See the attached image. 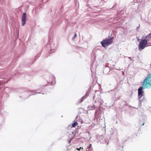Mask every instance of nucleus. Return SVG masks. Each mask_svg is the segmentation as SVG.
<instances>
[{"instance_id":"obj_1","label":"nucleus","mask_w":151,"mask_h":151,"mask_svg":"<svg viewBox=\"0 0 151 151\" xmlns=\"http://www.w3.org/2000/svg\"><path fill=\"white\" fill-rule=\"evenodd\" d=\"M142 85V86L139 87L138 89V96L140 99L143 95V89H149L151 87V73L148 74L143 80Z\"/></svg>"},{"instance_id":"obj_2","label":"nucleus","mask_w":151,"mask_h":151,"mask_svg":"<svg viewBox=\"0 0 151 151\" xmlns=\"http://www.w3.org/2000/svg\"><path fill=\"white\" fill-rule=\"evenodd\" d=\"M114 39L113 37L106 38L101 42V44L103 47H105L107 46L112 44L113 42Z\"/></svg>"},{"instance_id":"obj_3","label":"nucleus","mask_w":151,"mask_h":151,"mask_svg":"<svg viewBox=\"0 0 151 151\" xmlns=\"http://www.w3.org/2000/svg\"><path fill=\"white\" fill-rule=\"evenodd\" d=\"M147 43H148V42L145 40V37H142L141 41L138 45L139 50H141L143 49L146 47V45Z\"/></svg>"},{"instance_id":"obj_4","label":"nucleus","mask_w":151,"mask_h":151,"mask_svg":"<svg viewBox=\"0 0 151 151\" xmlns=\"http://www.w3.org/2000/svg\"><path fill=\"white\" fill-rule=\"evenodd\" d=\"M26 13H24L22 16V25L23 26L26 23Z\"/></svg>"},{"instance_id":"obj_5","label":"nucleus","mask_w":151,"mask_h":151,"mask_svg":"<svg viewBox=\"0 0 151 151\" xmlns=\"http://www.w3.org/2000/svg\"><path fill=\"white\" fill-rule=\"evenodd\" d=\"M145 40L147 41V42H149L151 39V32L146 37H145Z\"/></svg>"},{"instance_id":"obj_6","label":"nucleus","mask_w":151,"mask_h":151,"mask_svg":"<svg viewBox=\"0 0 151 151\" xmlns=\"http://www.w3.org/2000/svg\"><path fill=\"white\" fill-rule=\"evenodd\" d=\"M88 107L89 110H92L94 109L95 106L94 104H93L89 106Z\"/></svg>"},{"instance_id":"obj_7","label":"nucleus","mask_w":151,"mask_h":151,"mask_svg":"<svg viewBox=\"0 0 151 151\" xmlns=\"http://www.w3.org/2000/svg\"><path fill=\"white\" fill-rule=\"evenodd\" d=\"M78 125V123L76 121L73 123L71 125V128L75 127L77 125Z\"/></svg>"},{"instance_id":"obj_8","label":"nucleus","mask_w":151,"mask_h":151,"mask_svg":"<svg viewBox=\"0 0 151 151\" xmlns=\"http://www.w3.org/2000/svg\"><path fill=\"white\" fill-rule=\"evenodd\" d=\"M81 149H83V147H80L79 148H77L76 149L78 150V151H80Z\"/></svg>"},{"instance_id":"obj_9","label":"nucleus","mask_w":151,"mask_h":151,"mask_svg":"<svg viewBox=\"0 0 151 151\" xmlns=\"http://www.w3.org/2000/svg\"><path fill=\"white\" fill-rule=\"evenodd\" d=\"M77 36V35H76V33L75 34V35H74V37H76Z\"/></svg>"},{"instance_id":"obj_10","label":"nucleus","mask_w":151,"mask_h":151,"mask_svg":"<svg viewBox=\"0 0 151 151\" xmlns=\"http://www.w3.org/2000/svg\"><path fill=\"white\" fill-rule=\"evenodd\" d=\"M144 123H143L142 124V125H144Z\"/></svg>"}]
</instances>
